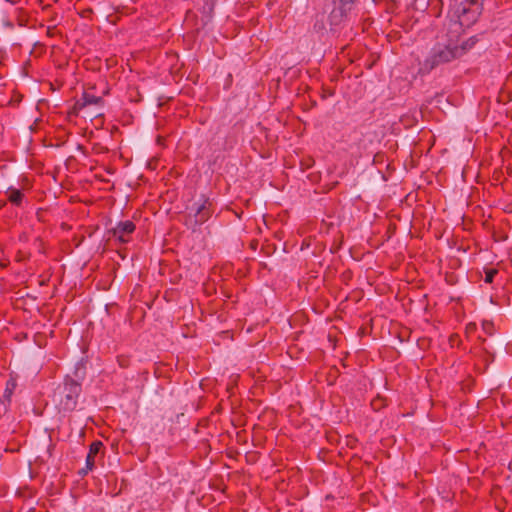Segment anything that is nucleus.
I'll return each mask as SVG.
<instances>
[{
	"label": "nucleus",
	"instance_id": "obj_1",
	"mask_svg": "<svg viewBox=\"0 0 512 512\" xmlns=\"http://www.w3.org/2000/svg\"><path fill=\"white\" fill-rule=\"evenodd\" d=\"M482 12L480 0H462L456 4L451 13V21L456 19L453 26V33H459L462 27H470L474 24Z\"/></svg>",
	"mask_w": 512,
	"mask_h": 512
},
{
	"label": "nucleus",
	"instance_id": "obj_2",
	"mask_svg": "<svg viewBox=\"0 0 512 512\" xmlns=\"http://www.w3.org/2000/svg\"><path fill=\"white\" fill-rule=\"evenodd\" d=\"M461 57V50L455 48L454 38H449L448 44L433 48L430 55L421 64L420 72L429 73L440 65L449 63Z\"/></svg>",
	"mask_w": 512,
	"mask_h": 512
},
{
	"label": "nucleus",
	"instance_id": "obj_3",
	"mask_svg": "<svg viewBox=\"0 0 512 512\" xmlns=\"http://www.w3.org/2000/svg\"><path fill=\"white\" fill-rule=\"evenodd\" d=\"M80 385L78 382L68 379L64 387L59 392V411L63 413L71 412L76 405V398L80 393Z\"/></svg>",
	"mask_w": 512,
	"mask_h": 512
},
{
	"label": "nucleus",
	"instance_id": "obj_4",
	"mask_svg": "<svg viewBox=\"0 0 512 512\" xmlns=\"http://www.w3.org/2000/svg\"><path fill=\"white\" fill-rule=\"evenodd\" d=\"M135 225L131 221L120 222L116 227L112 228L109 233L116 237L120 242L125 243L128 240L126 235L134 231Z\"/></svg>",
	"mask_w": 512,
	"mask_h": 512
},
{
	"label": "nucleus",
	"instance_id": "obj_5",
	"mask_svg": "<svg viewBox=\"0 0 512 512\" xmlns=\"http://www.w3.org/2000/svg\"><path fill=\"white\" fill-rule=\"evenodd\" d=\"M103 444L100 441H94L90 447L86 457V468L79 471L80 474H87L88 471L92 470L95 464V457L99 453Z\"/></svg>",
	"mask_w": 512,
	"mask_h": 512
},
{
	"label": "nucleus",
	"instance_id": "obj_6",
	"mask_svg": "<svg viewBox=\"0 0 512 512\" xmlns=\"http://www.w3.org/2000/svg\"><path fill=\"white\" fill-rule=\"evenodd\" d=\"M100 103H102V98L101 97H97V96H94V95H90V94L84 93L82 98L79 101L76 102V104L74 106V111L77 112V111L85 108L88 105L100 104Z\"/></svg>",
	"mask_w": 512,
	"mask_h": 512
},
{
	"label": "nucleus",
	"instance_id": "obj_7",
	"mask_svg": "<svg viewBox=\"0 0 512 512\" xmlns=\"http://www.w3.org/2000/svg\"><path fill=\"white\" fill-rule=\"evenodd\" d=\"M209 204L207 199H200L199 201H194L187 206V209L190 211L189 216H199V214L208 210L207 205Z\"/></svg>",
	"mask_w": 512,
	"mask_h": 512
},
{
	"label": "nucleus",
	"instance_id": "obj_8",
	"mask_svg": "<svg viewBox=\"0 0 512 512\" xmlns=\"http://www.w3.org/2000/svg\"><path fill=\"white\" fill-rule=\"evenodd\" d=\"M456 34H459V33H456ZM455 37H456V39H454L455 48H457L458 50H461V56L464 55L470 49H472L475 46V44L478 42V38L473 36L465 41H462L459 44L458 35H456Z\"/></svg>",
	"mask_w": 512,
	"mask_h": 512
},
{
	"label": "nucleus",
	"instance_id": "obj_9",
	"mask_svg": "<svg viewBox=\"0 0 512 512\" xmlns=\"http://www.w3.org/2000/svg\"><path fill=\"white\" fill-rule=\"evenodd\" d=\"M209 218L208 210L204 211L203 213L199 214V216H189L186 224L187 226L192 229L193 231H196L197 226L207 221Z\"/></svg>",
	"mask_w": 512,
	"mask_h": 512
},
{
	"label": "nucleus",
	"instance_id": "obj_10",
	"mask_svg": "<svg viewBox=\"0 0 512 512\" xmlns=\"http://www.w3.org/2000/svg\"><path fill=\"white\" fill-rule=\"evenodd\" d=\"M16 386H17V383H16L15 379L11 378L9 381H7L6 387L4 390V394H3V398H2L3 404H5L6 402L7 403L10 402L11 396H12L14 390L16 389Z\"/></svg>",
	"mask_w": 512,
	"mask_h": 512
},
{
	"label": "nucleus",
	"instance_id": "obj_11",
	"mask_svg": "<svg viewBox=\"0 0 512 512\" xmlns=\"http://www.w3.org/2000/svg\"><path fill=\"white\" fill-rule=\"evenodd\" d=\"M359 381V391L360 392H366L368 391V389H370L372 387V383L371 381L365 376H361V379L358 380Z\"/></svg>",
	"mask_w": 512,
	"mask_h": 512
},
{
	"label": "nucleus",
	"instance_id": "obj_12",
	"mask_svg": "<svg viewBox=\"0 0 512 512\" xmlns=\"http://www.w3.org/2000/svg\"><path fill=\"white\" fill-rule=\"evenodd\" d=\"M21 198H22V193L20 192V190L10 189L9 200L12 203L19 204L21 201Z\"/></svg>",
	"mask_w": 512,
	"mask_h": 512
},
{
	"label": "nucleus",
	"instance_id": "obj_13",
	"mask_svg": "<svg viewBox=\"0 0 512 512\" xmlns=\"http://www.w3.org/2000/svg\"><path fill=\"white\" fill-rule=\"evenodd\" d=\"M345 6L346 5L344 4L342 8L333 10L331 14V19L334 24L338 23L337 18L342 16L343 11L350 10V7L346 8Z\"/></svg>",
	"mask_w": 512,
	"mask_h": 512
},
{
	"label": "nucleus",
	"instance_id": "obj_14",
	"mask_svg": "<svg viewBox=\"0 0 512 512\" xmlns=\"http://www.w3.org/2000/svg\"><path fill=\"white\" fill-rule=\"evenodd\" d=\"M374 495L371 494V493H361L360 495V499H359V506L361 507V509L365 510L366 508L364 507L365 503L366 502H370L371 501V498H373Z\"/></svg>",
	"mask_w": 512,
	"mask_h": 512
},
{
	"label": "nucleus",
	"instance_id": "obj_15",
	"mask_svg": "<svg viewBox=\"0 0 512 512\" xmlns=\"http://www.w3.org/2000/svg\"><path fill=\"white\" fill-rule=\"evenodd\" d=\"M383 406H385V402L381 397H376L371 401V407L374 411H379Z\"/></svg>",
	"mask_w": 512,
	"mask_h": 512
},
{
	"label": "nucleus",
	"instance_id": "obj_16",
	"mask_svg": "<svg viewBox=\"0 0 512 512\" xmlns=\"http://www.w3.org/2000/svg\"><path fill=\"white\" fill-rule=\"evenodd\" d=\"M496 274H497V270H495V269H490V270L486 271L484 281L486 283H492Z\"/></svg>",
	"mask_w": 512,
	"mask_h": 512
},
{
	"label": "nucleus",
	"instance_id": "obj_17",
	"mask_svg": "<svg viewBox=\"0 0 512 512\" xmlns=\"http://www.w3.org/2000/svg\"><path fill=\"white\" fill-rule=\"evenodd\" d=\"M482 328L487 334L491 335L493 330V324L492 322L484 321L482 323Z\"/></svg>",
	"mask_w": 512,
	"mask_h": 512
},
{
	"label": "nucleus",
	"instance_id": "obj_18",
	"mask_svg": "<svg viewBox=\"0 0 512 512\" xmlns=\"http://www.w3.org/2000/svg\"><path fill=\"white\" fill-rule=\"evenodd\" d=\"M366 333H368V327L367 326H364V324L359 328L358 330V334L359 335H365Z\"/></svg>",
	"mask_w": 512,
	"mask_h": 512
},
{
	"label": "nucleus",
	"instance_id": "obj_19",
	"mask_svg": "<svg viewBox=\"0 0 512 512\" xmlns=\"http://www.w3.org/2000/svg\"><path fill=\"white\" fill-rule=\"evenodd\" d=\"M242 420H243V418H241V417L233 418V420H232V424H233L234 426L242 425Z\"/></svg>",
	"mask_w": 512,
	"mask_h": 512
},
{
	"label": "nucleus",
	"instance_id": "obj_20",
	"mask_svg": "<svg viewBox=\"0 0 512 512\" xmlns=\"http://www.w3.org/2000/svg\"><path fill=\"white\" fill-rule=\"evenodd\" d=\"M506 424H507V422L501 421L502 426H505Z\"/></svg>",
	"mask_w": 512,
	"mask_h": 512
}]
</instances>
